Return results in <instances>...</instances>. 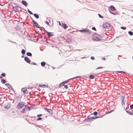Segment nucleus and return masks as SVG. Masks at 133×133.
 <instances>
[{
	"label": "nucleus",
	"mask_w": 133,
	"mask_h": 133,
	"mask_svg": "<svg viewBox=\"0 0 133 133\" xmlns=\"http://www.w3.org/2000/svg\"><path fill=\"white\" fill-rule=\"evenodd\" d=\"M5 74L4 73H2L1 74V76L3 77H4L5 76Z\"/></svg>",
	"instance_id": "nucleus-36"
},
{
	"label": "nucleus",
	"mask_w": 133,
	"mask_h": 133,
	"mask_svg": "<svg viewBox=\"0 0 133 133\" xmlns=\"http://www.w3.org/2000/svg\"><path fill=\"white\" fill-rule=\"evenodd\" d=\"M78 31H79L81 32L86 33L88 34L92 32L91 31H90L89 29H83L79 30Z\"/></svg>",
	"instance_id": "nucleus-4"
},
{
	"label": "nucleus",
	"mask_w": 133,
	"mask_h": 133,
	"mask_svg": "<svg viewBox=\"0 0 133 133\" xmlns=\"http://www.w3.org/2000/svg\"><path fill=\"white\" fill-rule=\"evenodd\" d=\"M23 92H24V94H28V92L26 89L23 90Z\"/></svg>",
	"instance_id": "nucleus-19"
},
{
	"label": "nucleus",
	"mask_w": 133,
	"mask_h": 133,
	"mask_svg": "<svg viewBox=\"0 0 133 133\" xmlns=\"http://www.w3.org/2000/svg\"><path fill=\"white\" fill-rule=\"evenodd\" d=\"M25 104V102H21L19 103L16 106V108L18 109H21L24 106Z\"/></svg>",
	"instance_id": "nucleus-2"
},
{
	"label": "nucleus",
	"mask_w": 133,
	"mask_h": 133,
	"mask_svg": "<svg viewBox=\"0 0 133 133\" xmlns=\"http://www.w3.org/2000/svg\"><path fill=\"white\" fill-rule=\"evenodd\" d=\"M90 58L92 60H94L95 59V58L94 57L91 56L90 57Z\"/></svg>",
	"instance_id": "nucleus-47"
},
{
	"label": "nucleus",
	"mask_w": 133,
	"mask_h": 133,
	"mask_svg": "<svg viewBox=\"0 0 133 133\" xmlns=\"http://www.w3.org/2000/svg\"><path fill=\"white\" fill-rule=\"evenodd\" d=\"M32 22L33 23V25L35 26L37 28H39V27L38 26L39 24H38L37 22H36L35 21H34V20L32 19Z\"/></svg>",
	"instance_id": "nucleus-6"
},
{
	"label": "nucleus",
	"mask_w": 133,
	"mask_h": 133,
	"mask_svg": "<svg viewBox=\"0 0 133 133\" xmlns=\"http://www.w3.org/2000/svg\"><path fill=\"white\" fill-rule=\"evenodd\" d=\"M2 78V76H0V78Z\"/></svg>",
	"instance_id": "nucleus-55"
},
{
	"label": "nucleus",
	"mask_w": 133,
	"mask_h": 133,
	"mask_svg": "<svg viewBox=\"0 0 133 133\" xmlns=\"http://www.w3.org/2000/svg\"><path fill=\"white\" fill-rule=\"evenodd\" d=\"M71 41L70 39L69 38H67L66 39V42L68 43H69Z\"/></svg>",
	"instance_id": "nucleus-25"
},
{
	"label": "nucleus",
	"mask_w": 133,
	"mask_h": 133,
	"mask_svg": "<svg viewBox=\"0 0 133 133\" xmlns=\"http://www.w3.org/2000/svg\"><path fill=\"white\" fill-rule=\"evenodd\" d=\"M103 26L104 28L109 29L110 28V25L109 23L105 22L103 23Z\"/></svg>",
	"instance_id": "nucleus-5"
},
{
	"label": "nucleus",
	"mask_w": 133,
	"mask_h": 133,
	"mask_svg": "<svg viewBox=\"0 0 133 133\" xmlns=\"http://www.w3.org/2000/svg\"><path fill=\"white\" fill-rule=\"evenodd\" d=\"M128 33L130 35L132 36L133 35V32L132 31H129Z\"/></svg>",
	"instance_id": "nucleus-28"
},
{
	"label": "nucleus",
	"mask_w": 133,
	"mask_h": 133,
	"mask_svg": "<svg viewBox=\"0 0 133 133\" xmlns=\"http://www.w3.org/2000/svg\"><path fill=\"white\" fill-rule=\"evenodd\" d=\"M10 107V105L9 104L8 105H5L4 107V108H5L6 109H8Z\"/></svg>",
	"instance_id": "nucleus-23"
},
{
	"label": "nucleus",
	"mask_w": 133,
	"mask_h": 133,
	"mask_svg": "<svg viewBox=\"0 0 133 133\" xmlns=\"http://www.w3.org/2000/svg\"><path fill=\"white\" fill-rule=\"evenodd\" d=\"M42 115V114H39L37 115V117H39L40 116H41Z\"/></svg>",
	"instance_id": "nucleus-46"
},
{
	"label": "nucleus",
	"mask_w": 133,
	"mask_h": 133,
	"mask_svg": "<svg viewBox=\"0 0 133 133\" xmlns=\"http://www.w3.org/2000/svg\"><path fill=\"white\" fill-rule=\"evenodd\" d=\"M99 117V116H94L93 117V118H94V119H96L98 118Z\"/></svg>",
	"instance_id": "nucleus-41"
},
{
	"label": "nucleus",
	"mask_w": 133,
	"mask_h": 133,
	"mask_svg": "<svg viewBox=\"0 0 133 133\" xmlns=\"http://www.w3.org/2000/svg\"><path fill=\"white\" fill-rule=\"evenodd\" d=\"M109 12H110L112 14L114 15H116L117 14V13L116 12H112L111 11H110V10H109Z\"/></svg>",
	"instance_id": "nucleus-26"
},
{
	"label": "nucleus",
	"mask_w": 133,
	"mask_h": 133,
	"mask_svg": "<svg viewBox=\"0 0 133 133\" xmlns=\"http://www.w3.org/2000/svg\"><path fill=\"white\" fill-rule=\"evenodd\" d=\"M48 85H47V87L48 88Z\"/></svg>",
	"instance_id": "nucleus-57"
},
{
	"label": "nucleus",
	"mask_w": 133,
	"mask_h": 133,
	"mask_svg": "<svg viewBox=\"0 0 133 133\" xmlns=\"http://www.w3.org/2000/svg\"><path fill=\"white\" fill-rule=\"evenodd\" d=\"M5 85L7 86L9 89L12 90H14V89L12 87L11 85L9 84L6 83L5 84Z\"/></svg>",
	"instance_id": "nucleus-10"
},
{
	"label": "nucleus",
	"mask_w": 133,
	"mask_h": 133,
	"mask_svg": "<svg viewBox=\"0 0 133 133\" xmlns=\"http://www.w3.org/2000/svg\"><path fill=\"white\" fill-rule=\"evenodd\" d=\"M39 87H43V85L42 84H40L39 85Z\"/></svg>",
	"instance_id": "nucleus-51"
},
{
	"label": "nucleus",
	"mask_w": 133,
	"mask_h": 133,
	"mask_svg": "<svg viewBox=\"0 0 133 133\" xmlns=\"http://www.w3.org/2000/svg\"><path fill=\"white\" fill-rule=\"evenodd\" d=\"M117 73H125V72H124V71H117Z\"/></svg>",
	"instance_id": "nucleus-37"
},
{
	"label": "nucleus",
	"mask_w": 133,
	"mask_h": 133,
	"mask_svg": "<svg viewBox=\"0 0 133 133\" xmlns=\"http://www.w3.org/2000/svg\"><path fill=\"white\" fill-rule=\"evenodd\" d=\"M64 84L62 82V83H60L59 84V87H60L61 86H62L64 85Z\"/></svg>",
	"instance_id": "nucleus-34"
},
{
	"label": "nucleus",
	"mask_w": 133,
	"mask_h": 133,
	"mask_svg": "<svg viewBox=\"0 0 133 133\" xmlns=\"http://www.w3.org/2000/svg\"><path fill=\"white\" fill-rule=\"evenodd\" d=\"M126 112L128 114L132 115H133V111H129L128 110H126Z\"/></svg>",
	"instance_id": "nucleus-16"
},
{
	"label": "nucleus",
	"mask_w": 133,
	"mask_h": 133,
	"mask_svg": "<svg viewBox=\"0 0 133 133\" xmlns=\"http://www.w3.org/2000/svg\"><path fill=\"white\" fill-rule=\"evenodd\" d=\"M26 54L28 56H31L32 55V54L31 52H27Z\"/></svg>",
	"instance_id": "nucleus-17"
},
{
	"label": "nucleus",
	"mask_w": 133,
	"mask_h": 133,
	"mask_svg": "<svg viewBox=\"0 0 133 133\" xmlns=\"http://www.w3.org/2000/svg\"><path fill=\"white\" fill-rule=\"evenodd\" d=\"M46 31L47 33V34L49 37H50L54 35L51 34V33L50 32H49L47 31Z\"/></svg>",
	"instance_id": "nucleus-11"
},
{
	"label": "nucleus",
	"mask_w": 133,
	"mask_h": 133,
	"mask_svg": "<svg viewBox=\"0 0 133 133\" xmlns=\"http://www.w3.org/2000/svg\"><path fill=\"white\" fill-rule=\"evenodd\" d=\"M22 4L23 5L25 6H27L28 5V3L26 1L24 0H22Z\"/></svg>",
	"instance_id": "nucleus-13"
},
{
	"label": "nucleus",
	"mask_w": 133,
	"mask_h": 133,
	"mask_svg": "<svg viewBox=\"0 0 133 133\" xmlns=\"http://www.w3.org/2000/svg\"><path fill=\"white\" fill-rule=\"evenodd\" d=\"M28 12L31 15H33V13L31 12V11H30L28 9L27 10Z\"/></svg>",
	"instance_id": "nucleus-29"
},
{
	"label": "nucleus",
	"mask_w": 133,
	"mask_h": 133,
	"mask_svg": "<svg viewBox=\"0 0 133 133\" xmlns=\"http://www.w3.org/2000/svg\"><path fill=\"white\" fill-rule=\"evenodd\" d=\"M124 97L122 96V98L121 99L122 101V104L123 105L125 103L124 102Z\"/></svg>",
	"instance_id": "nucleus-15"
},
{
	"label": "nucleus",
	"mask_w": 133,
	"mask_h": 133,
	"mask_svg": "<svg viewBox=\"0 0 133 133\" xmlns=\"http://www.w3.org/2000/svg\"><path fill=\"white\" fill-rule=\"evenodd\" d=\"M103 68V67L102 66H100L98 67L96 69H102Z\"/></svg>",
	"instance_id": "nucleus-44"
},
{
	"label": "nucleus",
	"mask_w": 133,
	"mask_h": 133,
	"mask_svg": "<svg viewBox=\"0 0 133 133\" xmlns=\"http://www.w3.org/2000/svg\"><path fill=\"white\" fill-rule=\"evenodd\" d=\"M118 56V57H120L121 56L120 55H119Z\"/></svg>",
	"instance_id": "nucleus-56"
},
{
	"label": "nucleus",
	"mask_w": 133,
	"mask_h": 133,
	"mask_svg": "<svg viewBox=\"0 0 133 133\" xmlns=\"http://www.w3.org/2000/svg\"><path fill=\"white\" fill-rule=\"evenodd\" d=\"M94 119L93 117H90L88 119H85V120L87 122H89L92 121V120Z\"/></svg>",
	"instance_id": "nucleus-8"
},
{
	"label": "nucleus",
	"mask_w": 133,
	"mask_h": 133,
	"mask_svg": "<svg viewBox=\"0 0 133 133\" xmlns=\"http://www.w3.org/2000/svg\"><path fill=\"white\" fill-rule=\"evenodd\" d=\"M31 64L34 65H36L37 64L35 62H32L31 63Z\"/></svg>",
	"instance_id": "nucleus-48"
},
{
	"label": "nucleus",
	"mask_w": 133,
	"mask_h": 133,
	"mask_svg": "<svg viewBox=\"0 0 133 133\" xmlns=\"http://www.w3.org/2000/svg\"><path fill=\"white\" fill-rule=\"evenodd\" d=\"M106 59L105 58H102V60H104L105 61L106 60Z\"/></svg>",
	"instance_id": "nucleus-50"
},
{
	"label": "nucleus",
	"mask_w": 133,
	"mask_h": 133,
	"mask_svg": "<svg viewBox=\"0 0 133 133\" xmlns=\"http://www.w3.org/2000/svg\"><path fill=\"white\" fill-rule=\"evenodd\" d=\"M42 119V118L41 117H39L37 119V121H38V120H41Z\"/></svg>",
	"instance_id": "nucleus-39"
},
{
	"label": "nucleus",
	"mask_w": 133,
	"mask_h": 133,
	"mask_svg": "<svg viewBox=\"0 0 133 133\" xmlns=\"http://www.w3.org/2000/svg\"><path fill=\"white\" fill-rule=\"evenodd\" d=\"M45 110L47 111V112L51 114H52L53 113L52 110L51 109H47L46 108H45Z\"/></svg>",
	"instance_id": "nucleus-9"
},
{
	"label": "nucleus",
	"mask_w": 133,
	"mask_h": 133,
	"mask_svg": "<svg viewBox=\"0 0 133 133\" xmlns=\"http://www.w3.org/2000/svg\"><path fill=\"white\" fill-rule=\"evenodd\" d=\"M98 114V112L97 111H94L93 112V114L95 116H96Z\"/></svg>",
	"instance_id": "nucleus-33"
},
{
	"label": "nucleus",
	"mask_w": 133,
	"mask_h": 133,
	"mask_svg": "<svg viewBox=\"0 0 133 133\" xmlns=\"http://www.w3.org/2000/svg\"><path fill=\"white\" fill-rule=\"evenodd\" d=\"M32 108L31 107H26L25 106L24 108L22 110V112L23 113H25V111H30Z\"/></svg>",
	"instance_id": "nucleus-3"
},
{
	"label": "nucleus",
	"mask_w": 133,
	"mask_h": 133,
	"mask_svg": "<svg viewBox=\"0 0 133 133\" xmlns=\"http://www.w3.org/2000/svg\"><path fill=\"white\" fill-rule=\"evenodd\" d=\"M24 57V56L23 55L21 56L22 58H23Z\"/></svg>",
	"instance_id": "nucleus-54"
},
{
	"label": "nucleus",
	"mask_w": 133,
	"mask_h": 133,
	"mask_svg": "<svg viewBox=\"0 0 133 133\" xmlns=\"http://www.w3.org/2000/svg\"><path fill=\"white\" fill-rule=\"evenodd\" d=\"M109 10H110V11H115L116 9L114 6H111L110 7Z\"/></svg>",
	"instance_id": "nucleus-12"
},
{
	"label": "nucleus",
	"mask_w": 133,
	"mask_h": 133,
	"mask_svg": "<svg viewBox=\"0 0 133 133\" xmlns=\"http://www.w3.org/2000/svg\"><path fill=\"white\" fill-rule=\"evenodd\" d=\"M114 111V110H111L110 111H107L105 112V113L106 114H109V113L111 112H112L113 111Z\"/></svg>",
	"instance_id": "nucleus-24"
},
{
	"label": "nucleus",
	"mask_w": 133,
	"mask_h": 133,
	"mask_svg": "<svg viewBox=\"0 0 133 133\" xmlns=\"http://www.w3.org/2000/svg\"><path fill=\"white\" fill-rule=\"evenodd\" d=\"M62 25L64 29H65L68 27V26L67 25L64 23H62Z\"/></svg>",
	"instance_id": "nucleus-14"
},
{
	"label": "nucleus",
	"mask_w": 133,
	"mask_h": 133,
	"mask_svg": "<svg viewBox=\"0 0 133 133\" xmlns=\"http://www.w3.org/2000/svg\"><path fill=\"white\" fill-rule=\"evenodd\" d=\"M34 15L37 19H38L39 17V16L36 14H34Z\"/></svg>",
	"instance_id": "nucleus-18"
},
{
	"label": "nucleus",
	"mask_w": 133,
	"mask_h": 133,
	"mask_svg": "<svg viewBox=\"0 0 133 133\" xmlns=\"http://www.w3.org/2000/svg\"><path fill=\"white\" fill-rule=\"evenodd\" d=\"M64 88L66 89H67L68 88V86L67 85H64Z\"/></svg>",
	"instance_id": "nucleus-42"
},
{
	"label": "nucleus",
	"mask_w": 133,
	"mask_h": 133,
	"mask_svg": "<svg viewBox=\"0 0 133 133\" xmlns=\"http://www.w3.org/2000/svg\"><path fill=\"white\" fill-rule=\"evenodd\" d=\"M89 78L90 79H93L94 78V77L91 74L89 75Z\"/></svg>",
	"instance_id": "nucleus-21"
},
{
	"label": "nucleus",
	"mask_w": 133,
	"mask_h": 133,
	"mask_svg": "<svg viewBox=\"0 0 133 133\" xmlns=\"http://www.w3.org/2000/svg\"><path fill=\"white\" fill-rule=\"evenodd\" d=\"M45 22L46 23V24H47L48 25H49V23L47 21H45Z\"/></svg>",
	"instance_id": "nucleus-49"
},
{
	"label": "nucleus",
	"mask_w": 133,
	"mask_h": 133,
	"mask_svg": "<svg viewBox=\"0 0 133 133\" xmlns=\"http://www.w3.org/2000/svg\"><path fill=\"white\" fill-rule=\"evenodd\" d=\"M25 50L24 49H22L21 51V53L23 55L25 54Z\"/></svg>",
	"instance_id": "nucleus-22"
},
{
	"label": "nucleus",
	"mask_w": 133,
	"mask_h": 133,
	"mask_svg": "<svg viewBox=\"0 0 133 133\" xmlns=\"http://www.w3.org/2000/svg\"><path fill=\"white\" fill-rule=\"evenodd\" d=\"M53 69H54L55 68L54 67H53Z\"/></svg>",
	"instance_id": "nucleus-58"
},
{
	"label": "nucleus",
	"mask_w": 133,
	"mask_h": 133,
	"mask_svg": "<svg viewBox=\"0 0 133 133\" xmlns=\"http://www.w3.org/2000/svg\"><path fill=\"white\" fill-rule=\"evenodd\" d=\"M2 83L3 84L5 83L6 82V81L3 79H2Z\"/></svg>",
	"instance_id": "nucleus-30"
},
{
	"label": "nucleus",
	"mask_w": 133,
	"mask_h": 133,
	"mask_svg": "<svg viewBox=\"0 0 133 133\" xmlns=\"http://www.w3.org/2000/svg\"><path fill=\"white\" fill-rule=\"evenodd\" d=\"M121 28L122 29L125 30L126 29V28L125 27H124V26H121Z\"/></svg>",
	"instance_id": "nucleus-35"
},
{
	"label": "nucleus",
	"mask_w": 133,
	"mask_h": 133,
	"mask_svg": "<svg viewBox=\"0 0 133 133\" xmlns=\"http://www.w3.org/2000/svg\"><path fill=\"white\" fill-rule=\"evenodd\" d=\"M130 109H133V104H131L130 105Z\"/></svg>",
	"instance_id": "nucleus-40"
},
{
	"label": "nucleus",
	"mask_w": 133,
	"mask_h": 133,
	"mask_svg": "<svg viewBox=\"0 0 133 133\" xmlns=\"http://www.w3.org/2000/svg\"><path fill=\"white\" fill-rule=\"evenodd\" d=\"M58 23H59V25L60 26H61V23H60V21H58Z\"/></svg>",
	"instance_id": "nucleus-52"
},
{
	"label": "nucleus",
	"mask_w": 133,
	"mask_h": 133,
	"mask_svg": "<svg viewBox=\"0 0 133 133\" xmlns=\"http://www.w3.org/2000/svg\"><path fill=\"white\" fill-rule=\"evenodd\" d=\"M92 29L95 31H96V29L95 27H93L92 28Z\"/></svg>",
	"instance_id": "nucleus-43"
},
{
	"label": "nucleus",
	"mask_w": 133,
	"mask_h": 133,
	"mask_svg": "<svg viewBox=\"0 0 133 133\" xmlns=\"http://www.w3.org/2000/svg\"><path fill=\"white\" fill-rule=\"evenodd\" d=\"M102 37L99 35L95 33L94 34L92 37L93 40L96 41H100Z\"/></svg>",
	"instance_id": "nucleus-1"
},
{
	"label": "nucleus",
	"mask_w": 133,
	"mask_h": 133,
	"mask_svg": "<svg viewBox=\"0 0 133 133\" xmlns=\"http://www.w3.org/2000/svg\"><path fill=\"white\" fill-rule=\"evenodd\" d=\"M43 86V88H45L46 87V85H45L44 84V85H42Z\"/></svg>",
	"instance_id": "nucleus-53"
},
{
	"label": "nucleus",
	"mask_w": 133,
	"mask_h": 133,
	"mask_svg": "<svg viewBox=\"0 0 133 133\" xmlns=\"http://www.w3.org/2000/svg\"><path fill=\"white\" fill-rule=\"evenodd\" d=\"M98 15L99 16V17L100 18H102L103 17L102 16H101L100 14H98Z\"/></svg>",
	"instance_id": "nucleus-45"
},
{
	"label": "nucleus",
	"mask_w": 133,
	"mask_h": 133,
	"mask_svg": "<svg viewBox=\"0 0 133 133\" xmlns=\"http://www.w3.org/2000/svg\"><path fill=\"white\" fill-rule=\"evenodd\" d=\"M118 59H119V58H118Z\"/></svg>",
	"instance_id": "nucleus-59"
},
{
	"label": "nucleus",
	"mask_w": 133,
	"mask_h": 133,
	"mask_svg": "<svg viewBox=\"0 0 133 133\" xmlns=\"http://www.w3.org/2000/svg\"><path fill=\"white\" fill-rule=\"evenodd\" d=\"M13 9L14 10H17L18 9V8L17 7V6H15L13 8Z\"/></svg>",
	"instance_id": "nucleus-31"
},
{
	"label": "nucleus",
	"mask_w": 133,
	"mask_h": 133,
	"mask_svg": "<svg viewBox=\"0 0 133 133\" xmlns=\"http://www.w3.org/2000/svg\"><path fill=\"white\" fill-rule=\"evenodd\" d=\"M41 65L43 67L45 66V63L44 62H42L41 63Z\"/></svg>",
	"instance_id": "nucleus-20"
},
{
	"label": "nucleus",
	"mask_w": 133,
	"mask_h": 133,
	"mask_svg": "<svg viewBox=\"0 0 133 133\" xmlns=\"http://www.w3.org/2000/svg\"><path fill=\"white\" fill-rule=\"evenodd\" d=\"M132 59H133V57H132Z\"/></svg>",
	"instance_id": "nucleus-60"
},
{
	"label": "nucleus",
	"mask_w": 133,
	"mask_h": 133,
	"mask_svg": "<svg viewBox=\"0 0 133 133\" xmlns=\"http://www.w3.org/2000/svg\"><path fill=\"white\" fill-rule=\"evenodd\" d=\"M69 81V80H67V81H64L63 82V83L64 84L66 83Z\"/></svg>",
	"instance_id": "nucleus-32"
},
{
	"label": "nucleus",
	"mask_w": 133,
	"mask_h": 133,
	"mask_svg": "<svg viewBox=\"0 0 133 133\" xmlns=\"http://www.w3.org/2000/svg\"><path fill=\"white\" fill-rule=\"evenodd\" d=\"M81 77L80 76H76V77H74V78H72L71 79H77V78H80V77Z\"/></svg>",
	"instance_id": "nucleus-38"
},
{
	"label": "nucleus",
	"mask_w": 133,
	"mask_h": 133,
	"mask_svg": "<svg viewBox=\"0 0 133 133\" xmlns=\"http://www.w3.org/2000/svg\"><path fill=\"white\" fill-rule=\"evenodd\" d=\"M24 60L27 63L30 64V60L27 57H24Z\"/></svg>",
	"instance_id": "nucleus-7"
},
{
	"label": "nucleus",
	"mask_w": 133,
	"mask_h": 133,
	"mask_svg": "<svg viewBox=\"0 0 133 133\" xmlns=\"http://www.w3.org/2000/svg\"><path fill=\"white\" fill-rule=\"evenodd\" d=\"M109 12H110L112 14L114 15H116L117 14V13L116 12H112L111 11H110V10H109Z\"/></svg>",
	"instance_id": "nucleus-27"
}]
</instances>
